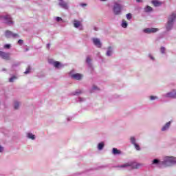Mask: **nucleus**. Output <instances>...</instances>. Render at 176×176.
Masks as SVG:
<instances>
[{
  "instance_id": "18",
  "label": "nucleus",
  "mask_w": 176,
  "mask_h": 176,
  "mask_svg": "<svg viewBox=\"0 0 176 176\" xmlns=\"http://www.w3.org/2000/svg\"><path fill=\"white\" fill-rule=\"evenodd\" d=\"M54 66L55 67V68H61V67H63V65H61V63L58 61H55L54 62Z\"/></svg>"
},
{
  "instance_id": "50",
  "label": "nucleus",
  "mask_w": 176,
  "mask_h": 176,
  "mask_svg": "<svg viewBox=\"0 0 176 176\" xmlns=\"http://www.w3.org/2000/svg\"><path fill=\"white\" fill-rule=\"evenodd\" d=\"M100 1H107V0H100Z\"/></svg>"
},
{
  "instance_id": "46",
  "label": "nucleus",
  "mask_w": 176,
  "mask_h": 176,
  "mask_svg": "<svg viewBox=\"0 0 176 176\" xmlns=\"http://www.w3.org/2000/svg\"><path fill=\"white\" fill-rule=\"evenodd\" d=\"M98 30V28H96V27L94 28L95 31H97Z\"/></svg>"
},
{
  "instance_id": "22",
  "label": "nucleus",
  "mask_w": 176,
  "mask_h": 176,
  "mask_svg": "<svg viewBox=\"0 0 176 176\" xmlns=\"http://www.w3.org/2000/svg\"><path fill=\"white\" fill-rule=\"evenodd\" d=\"M19 107H20V102L19 101L14 102V109H19Z\"/></svg>"
},
{
  "instance_id": "31",
  "label": "nucleus",
  "mask_w": 176,
  "mask_h": 176,
  "mask_svg": "<svg viewBox=\"0 0 176 176\" xmlns=\"http://www.w3.org/2000/svg\"><path fill=\"white\" fill-rule=\"evenodd\" d=\"M31 71V67H30V66L26 69V70L25 71L24 74H30Z\"/></svg>"
},
{
  "instance_id": "48",
  "label": "nucleus",
  "mask_w": 176,
  "mask_h": 176,
  "mask_svg": "<svg viewBox=\"0 0 176 176\" xmlns=\"http://www.w3.org/2000/svg\"><path fill=\"white\" fill-rule=\"evenodd\" d=\"M2 71H6V69L3 68V69H2Z\"/></svg>"
},
{
  "instance_id": "34",
  "label": "nucleus",
  "mask_w": 176,
  "mask_h": 176,
  "mask_svg": "<svg viewBox=\"0 0 176 176\" xmlns=\"http://www.w3.org/2000/svg\"><path fill=\"white\" fill-rule=\"evenodd\" d=\"M24 43V41L19 39L18 41V45H20V46H21V45H23Z\"/></svg>"
},
{
  "instance_id": "44",
  "label": "nucleus",
  "mask_w": 176,
  "mask_h": 176,
  "mask_svg": "<svg viewBox=\"0 0 176 176\" xmlns=\"http://www.w3.org/2000/svg\"><path fill=\"white\" fill-rule=\"evenodd\" d=\"M149 57H150L151 60H154V58H153V56H152V55H149Z\"/></svg>"
},
{
  "instance_id": "6",
  "label": "nucleus",
  "mask_w": 176,
  "mask_h": 176,
  "mask_svg": "<svg viewBox=\"0 0 176 176\" xmlns=\"http://www.w3.org/2000/svg\"><path fill=\"white\" fill-rule=\"evenodd\" d=\"M5 36L6 38H19V34L13 33L10 30H6L5 32Z\"/></svg>"
},
{
  "instance_id": "24",
  "label": "nucleus",
  "mask_w": 176,
  "mask_h": 176,
  "mask_svg": "<svg viewBox=\"0 0 176 176\" xmlns=\"http://www.w3.org/2000/svg\"><path fill=\"white\" fill-rule=\"evenodd\" d=\"M28 138H30V140H35V135L29 133H28Z\"/></svg>"
},
{
  "instance_id": "26",
  "label": "nucleus",
  "mask_w": 176,
  "mask_h": 176,
  "mask_svg": "<svg viewBox=\"0 0 176 176\" xmlns=\"http://www.w3.org/2000/svg\"><path fill=\"white\" fill-rule=\"evenodd\" d=\"M85 101H86V98L80 97L78 98L77 102H85Z\"/></svg>"
},
{
  "instance_id": "52",
  "label": "nucleus",
  "mask_w": 176,
  "mask_h": 176,
  "mask_svg": "<svg viewBox=\"0 0 176 176\" xmlns=\"http://www.w3.org/2000/svg\"><path fill=\"white\" fill-rule=\"evenodd\" d=\"M161 101H163V99H161Z\"/></svg>"
},
{
  "instance_id": "7",
  "label": "nucleus",
  "mask_w": 176,
  "mask_h": 176,
  "mask_svg": "<svg viewBox=\"0 0 176 176\" xmlns=\"http://www.w3.org/2000/svg\"><path fill=\"white\" fill-rule=\"evenodd\" d=\"M93 41V43L95 46H96V47H102V43H101V41H100L99 38H94L92 39Z\"/></svg>"
},
{
  "instance_id": "37",
  "label": "nucleus",
  "mask_w": 176,
  "mask_h": 176,
  "mask_svg": "<svg viewBox=\"0 0 176 176\" xmlns=\"http://www.w3.org/2000/svg\"><path fill=\"white\" fill-rule=\"evenodd\" d=\"M20 65V63H14L12 65V67L14 68L15 67H19Z\"/></svg>"
},
{
  "instance_id": "30",
  "label": "nucleus",
  "mask_w": 176,
  "mask_h": 176,
  "mask_svg": "<svg viewBox=\"0 0 176 176\" xmlns=\"http://www.w3.org/2000/svg\"><path fill=\"white\" fill-rule=\"evenodd\" d=\"M55 20L58 22L60 23V21H63V19L60 16H56Z\"/></svg>"
},
{
  "instance_id": "5",
  "label": "nucleus",
  "mask_w": 176,
  "mask_h": 176,
  "mask_svg": "<svg viewBox=\"0 0 176 176\" xmlns=\"http://www.w3.org/2000/svg\"><path fill=\"white\" fill-rule=\"evenodd\" d=\"M123 8V6H122V4L114 3V6L113 7V12L116 16H118V14H120L122 13V9Z\"/></svg>"
},
{
  "instance_id": "20",
  "label": "nucleus",
  "mask_w": 176,
  "mask_h": 176,
  "mask_svg": "<svg viewBox=\"0 0 176 176\" xmlns=\"http://www.w3.org/2000/svg\"><path fill=\"white\" fill-rule=\"evenodd\" d=\"M112 153L113 155H120L121 151L120 150H118L116 148H113Z\"/></svg>"
},
{
  "instance_id": "1",
  "label": "nucleus",
  "mask_w": 176,
  "mask_h": 176,
  "mask_svg": "<svg viewBox=\"0 0 176 176\" xmlns=\"http://www.w3.org/2000/svg\"><path fill=\"white\" fill-rule=\"evenodd\" d=\"M152 164H155L160 168L169 167L170 166H173V164H176V158L174 157H166L163 162H161L159 159H154Z\"/></svg>"
},
{
  "instance_id": "49",
  "label": "nucleus",
  "mask_w": 176,
  "mask_h": 176,
  "mask_svg": "<svg viewBox=\"0 0 176 176\" xmlns=\"http://www.w3.org/2000/svg\"><path fill=\"white\" fill-rule=\"evenodd\" d=\"M60 1V2H63V1H64L63 0H59Z\"/></svg>"
},
{
  "instance_id": "27",
  "label": "nucleus",
  "mask_w": 176,
  "mask_h": 176,
  "mask_svg": "<svg viewBox=\"0 0 176 176\" xmlns=\"http://www.w3.org/2000/svg\"><path fill=\"white\" fill-rule=\"evenodd\" d=\"M16 79H17V77H16V76H13L12 77L10 78L9 82L12 83V82H14V80H16Z\"/></svg>"
},
{
  "instance_id": "28",
  "label": "nucleus",
  "mask_w": 176,
  "mask_h": 176,
  "mask_svg": "<svg viewBox=\"0 0 176 176\" xmlns=\"http://www.w3.org/2000/svg\"><path fill=\"white\" fill-rule=\"evenodd\" d=\"M130 141H131V144H132V145H135V144H136L135 143V138H134V137H131Z\"/></svg>"
},
{
  "instance_id": "25",
  "label": "nucleus",
  "mask_w": 176,
  "mask_h": 176,
  "mask_svg": "<svg viewBox=\"0 0 176 176\" xmlns=\"http://www.w3.org/2000/svg\"><path fill=\"white\" fill-rule=\"evenodd\" d=\"M127 22L126 21H122V28H127Z\"/></svg>"
},
{
  "instance_id": "42",
  "label": "nucleus",
  "mask_w": 176,
  "mask_h": 176,
  "mask_svg": "<svg viewBox=\"0 0 176 176\" xmlns=\"http://www.w3.org/2000/svg\"><path fill=\"white\" fill-rule=\"evenodd\" d=\"M47 49H50V43L47 44Z\"/></svg>"
},
{
  "instance_id": "21",
  "label": "nucleus",
  "mask_w": 176,
  "mask_h": 176,
  "mask_svg": "<svg viewBox=\"0 0 176 176\" xmlns=\"http://www.w3.org/2000/svg\"><path fill=\"white\" fill-rule=\"evenodd\" d=\"M104 142H102L98 144V149L99 151H102V149H104Z\"/></svg>"
},
{
  "instance_id": "9",
  "label": "nucleus",
  "mask_w": 176,
  "mask_h": 176,
  "mask_svg": "<svg viewBox=\"0 0 176 176\" xmlns=\"http://www.w3.org/2000/svg\"><path fill=\"white\" fill-rule=\"evenodd\" d=\"M0 57L3 58V60H9L10 57V54L0 51Z\"/></svg>"
},
{
  "instance_id": "17",
  "label": "nucleus",
  "mask_w": 176,
  "mask_h": 176,
  "mask_svg": "<svg viewBox=\"0 0 176 176\" xmlns=\"http://www.w3.org/2000/svg\"><path fill=\"white\" fill-rule=\"evenodd\" d=\"M151 3H153V5H154V6H155V8H157V6H160V5H162V2H160L157 0H153L151 1Z\"/></svg>"
},
{
  "instance_id": "43",
  "label": "nucleus",
  "mask_w": 176,
  "mask_h": 176,
  "mask_svg": "<svg viewBox=\"0 0 176 176\" xmlns=\"http://www.w3.org/2000/svg\"><path fill=\"white\" fill-rule=\"evenodd\" d=\"M173 97L174 98H176V92L173 91Z\"/></svg>"
},
{
  "instance_id": "47",
  "label": "nucleus",
  "mask_w": 176,
  "mask_h": 176,
  "mask_svg": "<svg viewBox=\"0 0 176 176\" xmlns=\"http://www.w3.org/2000/svg\"><path fill=\"white\" fill-rule=\"evenodd\" d=\"M136 2H142V0H136Z\"/></svg>"
},
{
  "instance_id": "13",
  "label": "nucleus",
  "mask_w": 176,
  "mask_h": 176,
  "mask_svg": "<svg viewBox=\"0 0 176 176\" xmlns=\"http://www.w3.org/2000/svg\"><path fill=\"white\" fill-rule=\"evenodd\" d=\"M113 53V48H112V47H108L107 51L106 52V56L107 57H111V56H112Z\"/></svg>"
},
{
  "instance_id": "4",
  "label": "nucleus",
  "mask_w": 176,
  "mask_h": 176,
  "mask_svg": "<svg viewBox=\"0 0 176 176\" xmlns=\"http://www.w3.org/2000/svg\"><path fill=\"white\" fill-rule=\"evenodd\" d=\"M140 166H141V164L137 162H129L125 163L121 165L120 167H121L122 168H126L127 167H129L131 170H134L135 168H138Z\"/></svg>"
},
{
  "instance_id": "12",
  "label": "nucleus",
  "mask_w": 176,
  "mask_h": 176,
  "mask_svg": "<svg viewBox=\"0 0 176 176\" xmlns=\"http://www.w3.org/2000/svg\"><path fill=\"white\" fill-rule=\"evenodd\" d=\"M74 26L75 27V28H79V30H83V26L80 25V21L74 20Z\"/></svg>"
},
{
  "instance_id": "38",
  "label": "nucleus",
  "mask_w": 176,
  "mask_h": 176,
  "mask_svg": "<svg viewBox=\"0 0 176 176\" xmlns=\"http://www.w3.org/2000/svg\"><path fill=\"white\" fill-rule=\"evenodd\" d=\"M150 99L153 100L157 99V96H150Z\"/></svg>"
},
{
  "instance_id": "16",
  "label": "nucleus",
  "mask_w": 176,
  "mask_h": 176,
  "mask_svg": "<svg viewBox=\"0 0 176 176\" xmlns=\"http://www.w3.org/2000/svg\"><path fill=\"white\" fill-rule=\"evenodd\" d=\"M153 8L149 6H146L145 8H144V12L145 13H149L151 12H153Z\"/></svg>"
},
{
  "instance_id": "32",
  "label": "nucleus",
  "mask_w": 176,
  "mask_h": 176,
  "mask_svg": "<svg viewBox=\"0 0 176 176\" xmlns=\"http://www.w3.org/2000/svg\"><path fill=\"white\" fill-rule=\"evenodd\" d=\"M160 52L162 54H164V52H166V48L164 47H162L160 49Z\"/></svg>"
},
{
  "instance_id": "14",
  "label": "nucleus",
  "mask_w": 176,
  "mask_h": 176,
  "mask_svg": "<svg viewBox=\"0 0 176 176\" xmlns=\"http://www.w3.org/2000/svg\"><path fill=\"white\" fill-rule=\"evenodd\" d=\"M162 97H165L166 98H174V91L168 92L163 95Z\"/></svg>"
},
{
  "instance_id": "3",
  "label": "nucleus",
  "mask_w": 176,
  "mask_h": 176,
  "mask_svg": "<svg viewBox=\"0 0 176 176\" xmlns=\"http://www.w3.org/2000/svg\"><path fill=\"white\" fill-rule=\"evenodd\" d=\"M176 19V14L172 13V14L168 17V22L166 24V31H170V30L173 29V27L174 25V21H175Z\"/></svg>"
},
{
  "instance_id": "11",
  "label": "nucleus",
  "mask_w": 176,
  "mask_h": 176,
  "mask_svg": "<svg viewBox=\"0 0 176 176\" xmlns=\"http://www.w3.org/2000/svg\"><path fill=\"white\" fill-rule=\"evenodd\" d=\"M72 79H75L76 80H80L82 79V74L77 73L72 74L71 76Z\"/></svg>"
},
{
  "instance_id": "41",
  "label": "nucleus",
  "mask_w": 176,
  "mask_h": 176,
  "mask_svg": "<svg viewBox=\"0 0 176 176\" xmlns=\"http://www.w3.org/2000/svg\"><path fill=\"white\" fill-rule=\"evenodd\" d=\"M67 119V122H69L70 120H72V117H69Z\"/></svg>"
},
{
  "instance_id": "35",
  "label": "nucleus",
  "mask_w": 176,
  "mask_h": 176,
  "mask_svg": "<svg viewBox=\"0 0 176 176\" xmlns=\"http://www.w3.org/2000/svg\"><path fill=\"white\" fill-rule=\"evenodd\" d=\"M10 44L4 45V49H10Z\"/></svg>"
},
{
  "instance_id": "19",
  "label": "nucleus",
  "mask_w": 176,
  "mask_h": 176,
  "mask_svg": "<svg viewBox=\"0 0 176 176\" xmlns=\"http://www.w3.org/2000/svg\"><path fill=\"white\" fill-rule=\"evenodd\" d=\"M82 91L80 89H77L75 91L72 92V96H79L80 94H82Z\"/></svg>"
},
{
  "instance_id": "36",
  "label": "nucleus",
  "mask_w": 176,
  "mask_h": 176,
  "mask_svg": "<svg viewBox=\"0 0 176 176\" xmlns=\"http://www.w3.org/2000/svg\"><path fill=\"white\" fill-rule=\"evenodd\" d=\"M96 90H98V87H97V86L94 85L92 87V91H94Z\"/></svg>"
},
{
  "instance_id": "2",
  "label": "nucleus",
  "mask_w": 176,
  "mask_h": 176,
  "mask_svg": "<svg viewBox=\"0 0 176 176\" xmlns=\"http://www.w3.org/2000/svg\"><path fill=\"white\" fill-rule=\"evenodd\" d=\"M0 20L3 23V24H6L7 25L10 26L14 24L12 16L8 13H3L0 14Z\"/></svg>"
},
{
  "instance_id": "8",
  "label": "nucleus",
  "mask_w": 176,
  "mask_h": 176,
  "mask_svg": "<svg viewBox=\"0 0 176 176\" xmlns=\"http://www.w3.org/2000/svg\"><path fill=\"white\" fill-rule=\"evenodd\" d=\"M159 30L155 28H146L143 31L145 34H152V32H157Z\"/></svg>"
},
{
  "instance_id": "40",
  "label": "nucleus",
  "mask_w": 176,
  "mask_h": 176,
  "mask_svg": "<svg viewBox=\"0 0 176 176\" xmlns=\"http://www.w3.org/2000/svg\"><path fill=\"white\" fill-rule=\"evenodd\" d=\"M3 152V147L0 145V153Z\"/></svg>"
},
{
  "instance_id": "10",
  "label": "nucleus",
  "mask_w": 176,
  "mask_h": 176,
  "mask_svg": "<svg viewBox=\"0 0 176 176\" xmlns=\"http://www.w3.org/2000/svg\"><path fill=\"white\" fill-rule=\"evenodd\" d=\"M59 6L62 8L63 9H65L66 10H68L69 7H68V3H67L65 1H59L58 3Z\"/></svg>"
},
{
  "instance_id": "15",
  "label": "nucleus",
  "mask_w": 176,
  "mask_h": 176,
  "mask_svg": "<svg viewBox=\"0 0 176 176\" xmlns=\"http://www.w3.org/2000/svg\"><path fill=\"white\" fill-rule=\"evenodd\" d=\"M170 126H171V121H169L167 122L162 128V131H166V130H168L170 129Z\"/></svg>"
},
{
  "instance_id": "23",
  "label": "nucleus",
  "mask_w": 176,
  "mask_h": 176,
  "mask_svg": "<svg viewBox=\"0 0 176 176\" xmlns=\"http://www.w3.org/2000/svg\"><path fill=\"white\" fill-rule=\"evenodd\" d=\"M86 63L88 64L89 67L91 66V58H90V56L87 57Z\"/></svg>"
},
{
  "instance_id": "51",
  "label": "nucleus",
  "mask_w": 176,
  "mask_h": 176,
  "mask_svg": "<svg viewBox=\"0 0 176 176\" xmlns=\"http://www.w3.org/2000/svg\"><path fill=\"white\" fill-rule=\"evenodd\" d=\"M49 63H52L50 60H49Z\"/></svg>"
},
{
  "instance_id": "39",
  "label": "nucleus",
  "mask_w": 176,
  "mask_h": 176,
  "mask_svg": "<svg viewBox=\"0 0 176 176\" xmlns=\"http://www.w3.org/2000/svg\"><path fill=\"white\" fill-rule=\"evenodd\" d=\"M80 6H82V8H85V6H87V3H80Z\"/></svg>"
},
{
  "instance_id": "33",
  "label": "nucleus",
  "mask_w": 176,
  "mask_h": 176,
  "mask_svg": "<svg viewBox=\"0 0 176 176\" xmlns=\"http://www.w3.org/2000/svg\"><path fill=\"white\" fill-rule=\"evenodd\" d=\"M132 15L131 14L129 13L126 14V19L127 20H131Z\"/></svg>"
},
{
  "instance_id": "45",
  "label": "nucleus",
  "mask_w": 176,
  "mask_h": 176,
  "mask_svg": "<svg viewBox=\"0 0 176 176\" xmlns=\"http://www.w3.org/2000/svg\"><path fill=\"white\" fill-rule=\"evenodd\" d=\"M28 50H30V48L27 47L25 48V52H28Z\"/></svg>"
},
{
  "instance_id": "29",
  "label": "nucleus",
  "mask_w": 176,
  "mask_h": 176,
  "mask_svg": "<svg viewBox=\"0 0 176 176\" xmlns=\"http://www.w3.org/2000/svg\"><path fill=\"white\" fill-rule=\"evenodd\" d=\"M133 145H134L136 151H141V147H140V145H138V144L136 143V144H135Z\"/></svg>"
}]
</instances>
